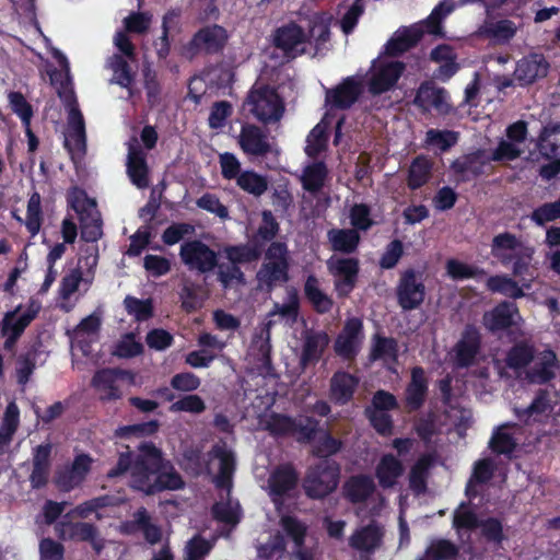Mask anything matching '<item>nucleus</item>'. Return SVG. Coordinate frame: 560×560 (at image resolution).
<instances>
[{
    "instance_id": "nucleus-35",
    "label": "nucleus",
    "mask_w": 560,
    "mask_h": 560,
    "mask_svg": "<svg viewBox=\"0 0 560 560\" xmlns=\"http://www.w3.org/2000/svg\"><path fill=\"white\" fill-rule=\"evenodd\" d=\"M480 345V335L477 328L467 326L460 340L455 347L456 362L460 366H468L474 362Z\"/></svg>"
},
{
    "instance_id": "nucleus-18",
    "label": "nucleus",
    "mask_w": 560,
    "mask_h": 560,
    "mask_svg": "<svg viewBox=\"0 0 560 560\" xmlns=\"http://www.w3.org/2000/svg\"><path fill=\"white\" fill-rule=\"evenodd\" d=\"M363 89L361 75L348 77L338 86L327 91L326 104L331 108H348L359 98Z\"/></svg>"
},
{
    "instance_id": "nucleus-46",
    "label": "nucleus",
    "mask_w": 560,
    "mask_h": 560,
    "mask_svg": "<svg viewBox=\"0 0 560 560\" xmlns=\"http://www.w3.org/2000/svg\"><path fill=\"white\" fill-rule=\"evenodd\" d=\"M516 431H517V428L515 425L504 424V425L499 427L494 431V433L489 442L491 450L499 454L511 453L516 445V440H517L515 438Z\"/></svg>"
},
{
    "instance_id": "nucleus-29",
    "label": "nucleus",
    "mask_w": 560,
    "mask_h": 560,
    "mask_svg": "<svg viewBox=\"0 0 560 560\" xmlns=\"http://www.w3.org/2000/svg\"><path fill=\"white\" fill-rule=\"evenodd\" d=\"M238 144L244 153L255 156L272 151V143L261 129L254 125L243 126L238 135Z\"/></svg>"
},
{
    "instance_id": "nucleus-60",
    "label": "nucleus",
    "mask_w": 560,
    "mask_h": 560,
    "mask_svg": "<svg viewBox=\"0 0 560 560\" xmlns=\"http://www.w3.org/2000/svg\"><path fill=\"white\" fill-rule=\"evenodd\" d=\"M108 66L113 71V78L110 81L113 83L119 84L122 88L130 89L132 74L127 61L124 60L121 56L114 55L109 59Z\"/></svg>"
},
{
    "instance_id": "nucleus-57",
    "label": "nucleus",
    "mask_w": 560,
    "mask_h": 560,
    "mask_svg": "<svg viewBox=\"0 0 560 560\" xmlns=\"http://www.w3.org/2000/svg\"><path fill=\"white\" fill-rule=\"evenodd\" d=\"M457 547L448 540H434L419 560H451L457 555Z\"/></svg>"
},
{
    "instance_id": "nucleus-50",
    "label": "nucleus",
    "mask_w": 560,
    "mask_h": 560,
    "mask_svg": "<svg viewBox=\"0 0 560 560\" xmlns=\"http://www.w3.org/2000/svg\"><path fill=\"white\" fill-rule=\"evenodd\" d=\"M327 237L334 250L352 253L357 248L360 235L355 230H330Z\"/></svg>"
},
{
    "instance_id": "nucleus-16",
    "label": "nucleus",
    "mask_w": 560,
    "mask_h": 560,
    "mask_svg": "<svg viewBox=\"0 0 560 560\" xmlns=\"http://www.w3.org/2000/svg\"><path fill=\"white\" fill-rule=\"evenodd\" d=\"M329 272L335 277V287L339 295H348L354 288L358 275V260L331 256L327 260Z\"/></svg>"
},
{
    "instance_id": "nucleus-19",
    "label": "nucleus",
    "mask_w": 560,
    "mask_h": 560,
    "mask_svg": "<svg viewBox=\"0 0 560 560\" xmlns=\"http://www.w3.org/2000/svg\"><path fill=\"white\" fill-rule=\"evenodd\" d=\"M198 346L200 349L189 352L185 357V362L194 369L208 368L221 352L226 343L217 336L202 332L198 337Z\"/></svg>"
},
{
    "instance_id": "nucleus-4",
    "label": "nucleus",
    "mask_w": 560,
    "mask_h": 560,
    "mask_svg": "<svg viewBox=\"0 0 560 560\" xmlns=\"http://www.w3.org/2000/svg\"><path fill=\"white\" fill-rule=\"evenodd\" d=\"M465 0H442L422 22L410 27L398 30L386 45V51L389 55H398L412 45L424 34L442 36V22L457 7L464 5Z\"/></svg>"
},
{
    "instance_id": "nucleus-62",
    "label": "nucleus",
    "mask_w": 560,
    "mask_h": 560,
    "mask_svg": "<svg viewBox=\"0 0 560 560\" xmlns=\"http://www.w3.org/2000/svg\"><path fill=\"white\" fill-rule=\"evenodd\" d=\"M136 523L140 530H142L145 540L154 545L161 540L162 533L159 526L151 522V518L144 509L136 512Z\"/></svg>"
},
{
    "instance_id": "nucleus-25",
    "label": "nucleus",
    "mask_w": 560,
    "mask_h": 560,
    "mask_svg": "<svg viewBox=\"0 0 560 560\" xmlns=\"http://www.w3.org/2000/svg\"><path fill=\"white\" fill-rule=\"evenodd\" d=\"M549 65L541 55H530L521 59L514 71V80L521 85H529L547 75Z\"/></svg>"
},
{
    "instance_id": "nucleus-26",
    "label": "nucleus",
    "mask_w": 560,
    "mask_h": 560,
    "mask_svg": "<svg viewBox=\"0 0 560 560\" xmlns=\"http://www.w3.org/2000/svg\"><path fill=\"white\" fill-rule=\"evenodd\" d=\"M51 450L49 442L35 446L32 451V471L30 481L33 488H40L46 485L51 467Z\"/></svg>"
},
{
    "instance_id": "nucleus-32",
    "label": "nucleus",
    "mask_w": 560,
    "mask_h": 560,
    "mask_svg": "<svg viewBox=\"0 0 560 560\" xmlns=\"http://www.w3.org/2000/svg\"><path fill=\"white\" fill-rule=\"evenodd\" d=\"M296 474L289 465L278 467L268 480L269 494L279 510V499L281 495L289 492L296 485Z\"/></svg>"
},
{
    "instance_id": "nucleus-3",
    "label": "nucleus",
    "mask_w": 560,
    "mask_h": 560,
    "mask_svg": "<svg viewBox=\"0 0 560 560\" xmlns=\"http://www.w3.org/2000/svg\"><path fill=\"white\" fill-rule=\"evenodd\" d=\"M52 56L61 67L60 71H50V83L68 109L67 128L65 132V145L71 156L81 158L85 153L86 138L85 125L81 112L77 107V101L70 86L69 62L67 57L58 49H51Z\"/></svg>"
},
{
    "instance_id": "nucleus-41",
    "label": "nucleus",
    "mask_w": 560,
    "mask_h": 560,
    "mask_svg": "<svg viewBox=\"0 0 560 560\" xmlns=\"http://www.w3.org/2000/svg\"><path fill=\"white\" fill-rule=\"evenodd\" d=\"M20 424V410L14 401H11L2 416L0 425V453L11 443Z\"/></svg>"
},
{
    "instance_id": "nucleus-42",
    "label": "nucleus",
    "mask_w": 560,
    "mask_h": 560,
    "mask_svg": "<svg viewBox=\"0 0 560 560\" xmlns=\"http://www.w3.org/2000/svg\"><path fill=\"white\" fill-rule=\"evenodd\" d=\"M539 153L546 159L560 156V125L546 126L537 143Z\"/></svg>"
},
{
    "instance_id": "nucleus-51",
    "label": "nucleus",
    "mask_w": 560,
    "mask_h": 560,
    "mask_svg": "<svg viewBox=\"0 0 560 560\" xmlns=\"http://www.w3.org/2000/svg\"><path fill=\"white\" fill-rule=\"evenodd\" d=\"M346 494L352 502H361L375 491V483L369 476L352 477L346 483Z\"/></svg>"
},
{
    "instance_id": "nucleus-56",
    "label": "nucleus",
    "mask_w": 560,
    "mask_h": 560,
    "mask_svg": "<svg viewBox=\"0 0 560 560\" xmlns=\"http://www.w3.org/2000/svg\"><path fill=\"white\" fill-rule=\"evenodd\" d=\"M326 129L327 125L325 120H322L311 130L305 147V152L308 156L314 158L326 149Z\"/></svg>"
},
{
    "instance_id": "nucleus-21",
    "label": "nucleus",
    "mask_w": 560,
    "mask_h": 560,
    "mask_svg": "<svg viewBox=\"0 0 560 560\" xmlns=\"http://www.w3.org/2000/svg\"><path fill=\"white\" fill-rule=\"evenodd\" d=\"M397 295L399 305L404 310H413L423 302L424 285L413 270H408L401 276Z\"/></svg>"
},
{
    "instance_id": "nucleus-45",
    "label": "nucleus",
    "mask_w": 560,
    "mask_h": 560,
    "mask_svg": "<svg viewBox=\"0 0 560 560\" xmlns=\"http://www.w3.org/2000/svg\"><path fill=\"white\" fill-rule=\"evenodd\" d=\"M516 25L509 20L486 21L480 27V34L499 43L510 40L516 33Z\"/></svg>"
},
{
    "instance_id": "nucleus-40",
    "label": "nucleus",
    "mask_w": 560,
    "mask_h": 560,
    "mask_svg": "<svg viewBox=\"0 0 560 560\" xmlns=\"http://www.w3.org/2000/svg\"><path fill=\"white\" fill-rule=\"evenodd\" d=\"M226 32L219 25L207 26L200 30L194 37V45L207 51L220 49L226 40Z\"/></svg>"
},
{
    "instance_id": "nucleus-13",
    "label": "nucleus",
    "mask_w": 560,
    "mask_h": 560,
    "mask_svg": "<svg viewBox=\"0 0 560 560\" xmlns=\"http://www.w3.org/2000/svg\"><path fill=\"white\" fill-rule=\"evenodd\" d=\"M89 255L83 258L86 270H82V259H80L79 266L62 277L59 285V295L63 301H68L80 287H83L85 291L91 287L94 280V268L97 265V253L94 247L89 248Z\"/></svg>"
},
{
    "instance_id": "nucleus-53",
    "label": "nucleus",
    "mask_w": 560,
    "mask_h": 560,
    "mask_svg": "<svg viewBox=\"0 0 560 560\" xmlns=\"http://www.w3.org/2000/svg\"><path fill=\"white\" fill-rule=\"evenodd\" d=\"M517 418L525 423L541 421L549 415L550 405L547 400L546 395H538L533 402L523 410L518 408L514 409Z\"/></svg>"
},
{
    "instance_id": "nucleus-5",
    "label": "nucleus",
    "mask_w": 560,
    "mask_h": 560,
    "mask_svg": "<svg viewBox=\"0 0 560 560\" xmlns=\"http://www.w3.org/2000/svg\"><path fill=\"white\" fill-rule=\"evenodd\" d=\"M491 254L503 266L510 267L514 277H534V248L510 233L497 235L492 241Z\"/></svg>"
},
{
    "instance_id": "nucleus-6",
    "label": "nucleus",
    "mask_w": 560,
    "mask_h": 560,
    "mask_svg": "<svg viewBox=\"0 0 560 560\" xmlns=\"http://www.w3.org/2000/svg\"><path fill=\"white\" fill-rule=\"evenodd\" d=\"M289 254L285 244L275 242L265 254L264 262L257 272L258 287L271 289L288 280Z\"/></svg>"
},
{
    "instance_id": "nucleus-9",
    "label": "nucleus",
    "mask_w": 560,
    "mask_h": 560,
    "mask_svg": "<svg viewBox=\"0 0 560 560\" xmlns=\"http://www.w3.org/2000/svg\"><path fill=\"white\" fill-rule=\"evenodd\" d=\"M42 310L38 300L31 299L24 306L7 312L2 319V335L5 337L4 348L11 349L21 337L25 328L36 318Z\"/></svg>"
},
{
    "instance_id": "nucleus-12",
    "label": "nucleus",
    "mask_w": 560,
    "mask_h": 560,
    "mask_svg": "<svg viewBox=\"0 0 560 560\" xmlns=\"http://www.w3.org/2000/svg\"><path fill=\"white\" fill-rule=\"evenodd\" d=\"M527 138V124L518 120L506 128L505 137L502 138L497 148L490 153L494 162H509L520 158L525 151Z\"/></svg>"
},
{
    "instance_id": "nucleus-49",
    "label": "nucleus",
    "mask_w": 560,
    "mask_h": 560,
    "mask_svg": "<svg viewBox=\"0 0 560 560\" xmlns=\"http://www.w3.org/2000/svg\"><path fill=\"white\" fill-rule=\"evenodd\" d=\"M42 198L38 192H33L27 201V209H26V219L23 221V219L15 213L13 214L14 218L21 222L24 223L27 231L31 233L32 236H35L42 226Z\"/></svg>"
},
{
    "instance_id": "nucleus-36",
    "label": "nucleus",
    "mask_w": 560,
    "mask_h": 560,
    "mask_svg": "<svg viewBox=\"0 0 560 560\" xmlns=\"http://www.w3.org/2000/svg\"><path fill=\"white\" fill-rule=\"evenodd\" d=\"M329 16L325 13H314L304 20V28H307V45H314L319 48L329 38Z\"/></svg>"
},
{
    "instance_id": "nucleus-64",
    "label": "nucleus",
    "mask_w": 560,
    "mask_h": 560,
    "mask_svg": "<svg viewBox=\"0 0 560 560\" xmlns=\"http://www.w3.org/2000/svg\"><path fill=\"white\" fill-rule=\"evenodd\" d=\"M559 218L560 200L541 205L536 208L530 215V219L538 225H544Z\"/></svg>"
},
{
    "instance_id": "nucleus-39",
    "label": "nucleus",
    "mask_w": 560,
    "mask_h": 560,
    "mask_svg": "<svg viewBox=\"0 0 560 560\" xmlns=\"http://www.w3.org/2000/svg\"><path fill=\"white\" fill-rule=\"evenodd\" d=\"M127 170L131 182L138 188H145L149 185L145 156L133 144L129 145Z\"/></svg>"
},
{
    "instance_id": "nucleus-38",
    "label": "nucleus",
    "mask_w": 560,
    "mask_h": 560,
    "mask_svg": "<svg viewBox=\"0 0 560 560\" xmlns=\"http://www.w3.org/2000/svg\"><path fill=\"white\" fill-rule=\"evenodd\" d=\"M383 533L375 524L357 529L350 537L349 544L358 551L370 552L376 549L382 540Z\"/></svg>"
},
{
    "instance_id": "nucleus-10",
    "label": "nucleus",
    "mask_w": 560,
    "mask_h": 560,
    "mask_svg": "<svg viewBox=\"0 0 560 560\" xmlns=\"http://www.w3.org/2000/svg\"><path fill=\"white\" fill-rule=\"evenodd\" d=\"M339 469L335 463L323 459L311 468L303 487L306 494L314 499L323 498L332 492L338 485Z\"/></svg>"
},
{
    "instance_id": "nucleus-24",
    "label": "nucleus",
    "mask_w": 560,
    "mask_h": 560,
    "mask_svg": "<svg viewBox=\"0 0 560 560\" xmlns=\"http://www.w3.org/2000/svg\"><path fill=\"white\" fill-rule=\"evenodd\" d=\"M92 458L88 455H78L70 467L57 472L56 483L63 491H70L80 486L91 469Z\"/></svg>"
},
{
    "instance_id": "nucleus-61",
    "label": "nucleus",
    "mask_w": 560,
    "mask_h": 560,
    "mask_svg": "<svg viewBox=\"0 0 560 560\" xmlns=\"http://www.w3.org/2000/svg\"><path fill=\"white\" fill-rule=\"evenodd\" d=\"M237 185L243 190L256 196L264 194L268 186L265 177L250 171L243 172L238 175Z\"/></svg>"
},
{
    "instance_id": "nucleus-63",
    "label": "nucleus",
    "mask_w": 560,
    "mask_h": 560,
    "mask_svg": "<svg viewBox=\"0 0 560 560\" xmlns=\"http://www.w3.org/2000/svg\"><path fill=\"white\" fill-rule=\"evenodd\" d=\"M431 164L425 158H417L409 171V186L411 188H418L422 186L429 178Z\"/></svg>"
},
{
    "instance_id": "nucleus-58",
    "label": "nucleus",
    "mask_w": 560,
    "mask_h": 560,
    "mask_svg": "<svg viewBox=\"0 0 560 560\" xmlns=\"http://www.w3.org/2000/svg\"><path fill=\"white\" fill-rule=\"evenodd\" d=\"M299 296L295 290H288L285 301L282 304H276L270 312L271 316L278 315L287 323H294L298 317Z\"/></svg>"
},
{
    "instance_id": "nucleus-15",
    "label": "nucleus",
    "mask_w": 560,
    "mask_h": 560,
    "mask_svg": "<svg viewBox=\"0 0 560 560\" xmlns=\"http://www.w3.org/2000/svg\"><path fill=\"white\" fill-rule=\"evenodd\" d=\"M273 43L285 58L292 59L306 51L307 36L302 25L291 23L276 31Z\"/></svg>"
},
{
    "instance_id": "nucleus-47",
    "label": "nucleus",
    "mask_w": 560,
    "mask_h": 560,
    "mask_svg": "<svg viewBox=\"0 0 560 560\" xmlns=\"http://www.w3.org/2000/svg\"><path fill=\"white\" fill-rule=\"evenodd\" d=\"M427 392V382L424 372L420 368H415L411 374V382L406 392V401L411 409H417L423 402Z\"/></svg>"
},
{
    "instance_id": "nucleus-7",
    "label": "nucleus",
    "mask_w": 560,
    "mask_h": 560,
    "mask_svg": "<svg viewBox=\"0 0 560 560\" xmlns=\"http://www.w3.org/2000/svg\"><path fill=\"white\" fill-rule=\"evenodd\" d=\"M244 107L261 122H272L281 118L283 104L273 89L255 84L250 90Z\"/></svg>"
},
{
    "instance_id": "nucleus-54",
    "label": "nucleus",
    "mask_w": 560,
    "mask_h": 560,
    "mask_svg": "<svg viewBox=\"0 0 560 560\" xmlns=\"http://www.w3.org/2000/svg\"><path fill=\"white\" fill-rule=\"evenodd\" d=\"M304 291L306 298L318 312L325 313L331 308L332 301L322 291L319 281L314 276L307 278Z\"/></svg>"
},
{
    "instance_id": "nucleus-14",
    "label": "nucleus",
    "mask_w": 560,
    "mask_h": 560,
    "mask_svg": "<svg viewBox=\"0 0 560 560\" xmlns=\"http://www.w3.org/2000/svg\"><path fill=\"white\" fill-rule=\"evenodd\" d=\"M364 341L363 323L360 318H349L335 341V351L345 359H353Z\"/></svg>"
},
{
    "instance_id": "nucleus-33",
    "label": "nucleus",
    "mask_w": 560,
    "mask_h": 560,
    "mask_svg": "<svg viewBox=\"0 0 560 560\" xmlns=\"http://www.w3.org/2000/svg\"><path fill=\"white\" fill-rule=\"evenodd\" d=\"M558 368L556 354L551 350H544L534 357L527 377L533 383H545L555 377Z\"/></svg>"
},
{
    "instance_id": "nucleus-55",
    "label": "nucleus",
    "mask_w": 560,
    "mask_h": 560,
    "mask_svg": "<svg viewBox=\"0 0 560 560\" xmlns=\"http://www.w3.org/2000/svg\"><path fill=\"white\" fill-rule=\"evenodd\" d=\"M329 341L325 332H314L307 335L303 348L302 363L307 364L319 358Z\"/></svg>"
},
{
    "instance_id": "nucleus-30",
    "label": "nucleus",
    "mask_w": 560,
    "mask_h": 560,
    "mask_svg": "<svg viewBox=\"0 0 560 560\" xmlns=\"http://www.w3.org/2000/svg\"><path fill=\"white\" fill-rule=\"evenodd\" d=\"M374 472L382 488H393L402 477L405 467L395 455L385 454L377 462Z\"/></svg>"
},
{
    "instance_id": "nucleus-20",
    "label": "nucleus",
    "mask_w": 560,
    "mask_h": 560,
    "mask_svg": "<svg viewBox=\"0 0 560 560\" xmlns=\"http://www.w3.org/2000/svg\"><path fill=\"white\" fill-rule=\"evenodd\" d=\"M522 322L518 308L511 302H502L483 315V325L492 332L518 327Z\"/></svg>"
},
{
    "instance_id": "nucleus-22",
    "label": "nucleus",
    "mask_w": 560,
    "mask_h": 560,
    "mask_svg": "<svg viewBox=\"0 0 560 560\" xmlns=\"http://www.w3.org/2000/svg\"><path fill=\"white\" fill-rule=\"evenodd\" d=\"M56 530L62 539L89 541L97 552L105 546V541L98 535L96 527L90 523L61 522L56 525Z\"/></svg>"
},
{
    "instance_id": "nucleus-27",
    "label": "nucleus",
    "mask_w": 560,
    "mask_h": 560,
    "mask_svg": "<svg viewBox=\"0 0 560 560\" xmlns=\"http://www.w3.org/2000/svg\"><path fill=\"white\" fill-rule=\"evenodd\" d=\"M100 327L101 317L96 313L83 318L72 331V349H79L84 355H89L91 352L89 345L97 339Z\"/></svg>"
},
{
    "instance_id": "nucleus-8",
    "label": "nucleus",
    "mask_w": 560,
    "mask_h": 560,
    "mask_svg": "<svg viewBox=\"0 0 560 560\" xmlns=\"http://www.w3.org/2000/svg\"><path fill=\"white\" fill-rule=\"evenodd\" d=\"M71 208L79 214L81 236L86 242H96L102 236V221L96 202L83 190L73 189L69 195Z\"/></svg>"
},
{
    "instance_id": "nucleus-1",
    "label": "nucleus",
    "mask_w": 560,
    "mask_h": 560,
    "mask_svg": "<svg viewBox=\"0 0 560 560\" xmlns=\"http://www.w3.org/2000/svg\"><path fill=\"white\" fill-rule=\"evenodd\" d=\"M125 472L129 474L130 486L145 494L184 487L180 475L162 458L160 450L153 444H141L138 447V454L133 457L121 454L117 467L108 472V477Z\"/></svg>"
},
{
    "instance_id": "nucleus-11",
    "label": "nucleus",
    "mask_w": 560,
    "mask_h": 560,
    "mask_svg": "<svg viewBox=\"0 0 560 560\" xmlns=\"http://www.w3.org/2000/svg\"><path fill=\"white\" fill-rule=\"evenodd\" d=\"M404 69V63L397 60L386 58L374 60L368 78L370 93L378 95L392 90L402 74Z\"/></svg>"
},
{
    "instance_id": "nucleus-31",
    "label": "nucleus",
    "mask_w": 560,
    "mask_h": 560,
    "mask_svg": "<svg viewBox=\"0 0 560 560\" xmlns=\"http://www.w3.org/2000/svg\"><path fill=\"white\" fill-rule=\"evenodd\" d=\"M491 161L490 154L485 151H477L456 160L452 168L458 180H469L481 174L483 166Z\"/></svg>"
},
{
    "instance_id": "nucleus-52",
    "label": "nucleus",
    "mask_w": 560,
    "mask_h": 560,
    "mask_svg": "<svg viewBox=\"0 0 560 560\" xmlns=\"http://www.w3.org/2000/svg\"><path fill=\"white\" fill-rule=\"evenodd\" d=\"M431 455H423L417 459L409 472V486L417 493H422L427 487V477L432 466Z\"/></svg>"
},
{
    "instance_id": "nucleus-34",
    "label": "nucleus",
    "mask_w": 560,
    "mask_h": 560,
    "mask_svg": "<svg viewBox=\"0 0 560 560\" xmlns=\"http://www.w3.org/2000/svg\"><path fill=\"white\" fill-rule=\"evenodd\" d=\"M518 278L521 279L520 282L508 276H493L488 279L487 287L489 290L499 292L511 299H520L525 295L524 290L530 289L532 279L534 277L526 279L522 276Z\"/></svg>"
},
{
    "instance_id": "nucleus-28",
    "label": "nucleus",
    "mask_w": 560,
    "mask_h": 560,
    "mask_svg": "<svg viewBox=\"0 0 560 560\" xmlns=\"http://www.w3.org/2000/svg\"><path fill=\"white\" fill-rule=\"evenodd\" d=\"M415 103L424 110L433 108L440 114H447L452 108L448 93L430 83L419 88Z\"/></svg>"
},
{
    "instance_id": "nucleus-2",
    "label": "nucleus",
    "mask_w": 560,
    "mask_h": 560,
    "mask_svg": "<svg viewBox=\"0 0 560 560\" xmlns=\"http://www.w3.org/2000/svg\"><path fill=\"white\" fill-rule=\"evenodd\" d=\"M234 468L233 451L224 442L217 443L208 454L205 470L213 477V482L221 495L213 505V515L219 522L231 527L240 522L242 514L238 502L230 498Z\"/></svg>"
},
{
    "instance_id": "nucleus-37",
    "label": "nucleus",
    "mask_w": 560,
    "mask_h": 560,
    "mask_svg": "<svg viewBox=\"0 0 560 560\" xmlns=\"http://www.w3.org/2000/svg\"><path fill=\"white\" fill-rule=\"evenodd\" d=\"M258 425L260 429L267 430L275 435L293 433L298 429L303 430L301 423L298 424L291 418L271 411L258 415Z\"/></svg>"
},
{
    "instance_id": "nucleus-43",
    "label": "nucleus",
    "mask_w": 560,
    "mask_h": 560,
    "mask_svg": "<svg viewBox=\"0 0 560 560\" xmlns=\"http://www.w3.org/2000/svg\"><path fill=\"white\" fill-rule=\"evenodd\" d=\"M358 385V378L346 372H337L330 382L331 397L340 402H347Z\"/></svg>"
},
{
    "instance_id": "nucleus-59",
    "label": "nucleus",
    "mask_w": 560,
    "mask_h": 560,
    "mask_svg": "<svg viewBox=\"0 0 560 560\" xmlns=\"http://www.w3.org/2000/svg\"><path fill=\"white\" fill-rule=\"evenodd\" d=\"M179 14L176 11L167 12L163 18V34L154 46L159 57L165 58L170 51L168 34L177 27Z\"/></svg>"
},
{
    "instance_id": "nucleus-48",
    "label": "nucleus",
    "mask_w": 560,
    "mask_h": 560,
    "mask_svg": "<svg viewBox=\"0 0 560 560\" xmlns=\"http://www.w3.org/2000/svg\"><path fill=\"white\" fill-rule=\"evenodd\" d=\"M431 58L440 63L436 75L440 79H448L457 71L455 55L451 46L440 45L431 52Z\"/></svg>"
},
{
    "instance_id": "nucleus-23",
    "label": "nucleus",
    "mask_w": 560,
    "mask_h": 560,
    "mask_svg": "<svg viewBox=\"0 0 560 560\" xmlns=\"http://www.w3.org/2000/svg\"><path fill=\"white\" fill-rule=\"evenodd\" d=\"M125 376H127V373L122 371L102 370L93 376L92 386L95 388L101 400H117L122 396L119 383Z\"/></svg>"
},
{
    "instance_id": "nucleus-17",
    "label": "nucleus",
    "mask_w": 560,
    "mask_h": 560,
    "mask_svg": "<svg viewBox=\"0 0 560 560\" xmlns=\"http://www.w3.org/2000/svg\"><path fill=\"white\" fill-rule=\"evenodd\" d=\"M180 258L190 269L207 272L217 265V255L200 241L186 242L180 246Z\"/></svg>"
},
{
    "instance_id": "nucleus-44",
    "label": "nucleus",
    "mask_w": 560,
    "mask_h": 560,
    "mask_svg": "<svg viewBox=\"0 0 560 560\" xmlns=\"http://www.w3.org/2000/svg\"><path fill=\"white\" fill-rule=\"evenodd\" d=\"M328 176V170L323 162H312L307 164L301 175L303 188L311 192H316L323 188Z\"/></svg>"
}]
</instances>
